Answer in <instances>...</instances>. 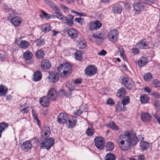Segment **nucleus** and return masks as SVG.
I'll return each instance as SVG.
<instances>
[{
	"label": "nucleus",
	"instance_id": "f257e3e1",
	"mask_svg": "<svg viewBox=\"0 0 160 160\" xmlns=\"http://www.w3.org/2000/svg\"><path fill=\"white\" fill-rule=\"evenodd\" d=\"M58 72L60 73L62 71V76L66 77L68 76L72 72L71 66L69 63H64L61 65L58 68Z\"/></svg>",
	"mask_w": 160,
	"mask_h": 160
},
{
	"label": "nucleus",
	"instance_id": "f03ea898",
	"mask_svg": "<svg viewBox=\"0 0 160 160\" xmlns=\"http://www.w3.org/2000/svg\"><path fill=\"white\" fill-rule=\"evenodd\" d=\"M125 136L127 138L126 142L127 144V148H129L131 146L136 145L138 141V139L134 134L128 133Z\"/></svg>",
	"mask_w": 160,
	"mask_h": 160
},
{
	"label": "nucleus",
	"instance_id": "7ed1b4c3",
	"mask_svg": "<svg viewBox=\"0 0 160 160\" xmlns=\"http://www.w3.org/2000/svg\"><path fill=\"white\" fill-rule=\"evenodd\" d=\"M121 84L123 85L128 89L130 90L134 86L133 82L129 79V77L126 75L121 76Z\"/></svg>",
	"mask_w": 160,
	"mask_h": 160
},
{
	"label": "nucleus",
	"instance_id": "20e7f679",
	"mask_svg": "<svg viewBox=\"0 0 160 160\" xmlns=\"http://www.w3.org/2000/svg\"><path fill=\"white\" fill-rule=\"evenodd\" d=\"M54 142V139L52 138H50L39 141V144L41 148L48 150L52 146Z\"/></svg>",
	"mask_w": 160,
	"mask_h": 160
},
{
	"label": "nucleus",
	"instance_id": "39448f33",
	"mask_svg": "<svg viewBox=\"0 0 160 160\" xmlns=\"http://www.w3.org/2000/svg\"><path fill=\"white\" fill-rule=\"evenodd\" d=\"M84 71L87 76L91 77L96 73L97 68L94 65H90L86 67Z\"/></svg>",
	"mask_w": 160,
	"mask_h": 160
},
{
	"label": "nucleus",
	"instance_id": "423d86ee",
	"mask_svg": "<svg viewBox=\"0 0 160 160\" xmlns=\"http://www.w3.org/2000/svg\"><path fill=\"white\" fill-rule=\"evenodd\" d=\"M96 147L100 150L103 149L104 147L105 140L102 137H97L94 139Z\"/></svg>",
	"mask_w": 160,
	"mask_h": 160
},
{
	"label": "nucleus",
	"instance_id": "0eeeda50",
	"mask_svg": "<svg viewBox=\"0 0 160 160\" xmlns=\"http://www.w3.org/2000/svg\"><path fill=\"white\" fill-rule=\"evenodd\" d=\"M118 35L117 31L116 29L111 30L108 33L107 37L110 41L111 42H115L117 40Z\"/></svg>",
	"mask_w": 160,
	"mask_h": 160
},
{
	"label": "nucleus",
	"instance_id": "6e6552de",
	"mask_svg": "<svg viewBox=\"0 0 160 160\" xmlns=\"http://www.w3.org/2000/svg\"><path fill=\"white\" fill-rule=\"evenodd\" d=\"M69 115L66 113H62L58 117L57 121L60 124L66 122L69 118Z\"/></svg>",
	"mask_w": 160,
	"mask_h": 160
},
{
	"label": "nucleus",
	"instance_id": "1a4fd4ad",
	"mask_svg": "<svg viewBox=\"0 0 160 160\" xmlns=\"http://www.w3.org/2000/svg\"><path fill=\"white\" fill-rule=\"evenodd\" d=\"M23 55L26 64L30 65L32 63L33 60H32V55L30 52L27 51L23 53Z\"/></svg>",
	"mask_w": 160,
	"mask_h": 160
},
{
	"label": "nucleus",
	"instance_id": "9d476101",
	"mask_svg": "<svg viewBox=\"0 0 160 160\" xmlns=\"http://www.w3.org/2000/svg\"><path fill=\"white\" fill-rule=\"evenodd\" d=\"M73 16L69 14L66 17H64L63 18H61V21L64 22L68 25L70 26H73L74 25L73 22Z\"/></svg>",
	"mask_w": 160,
	"mask_h": 160
},
{
	"label": "nucleus",
	"instance_id": "9b49d317",
	"mask_svg": "<svg viewBox=\"0 0 160 160\" xmlns=\"http://www.w3.org/2000/svg\"><path fill=\"white\" fill-rule=\"evenodd\" d=\"M133 7L136 12L138 13H141L142 10H143L144 8V6L143 3L138 2L134 3L133 5Z\"/></svg>",
	"mask_w": 160,
	"mask_h": 160
},
{
	"label": "nucleus",
	"instance_id": "f8f14e48",
	"mask_svg": "<svg viewBox=\"0 0 160 160\" xmlns=\"http://www.w3.org/2000/svg\"><path fill=\"white\" fill-rule=\"evenodd\" d=\"M51 132L50 129L48 125L44 126L41 129V135L42 137H45L46 138L49 136Z\"/></svg>",
	"mask_w": 160,
	"mask_h": 160
},
{
	"label": "nucleus",
	"instance_id": "ddd939ff",
	"mask_svg": "<svg viewBox=\"0 0 160 160\" xmlns=\"http://www.w3.org/2000/svg\"><path fill=\"white\" fill-rule=\"evenodd\" d=\"M48 99L52 100H55L57 98V94L55 89L51 88L50 89L47 94Z\"/></svg>",
	"mask_w": 160,
	"mask_h": 160
},
{
	"label": "nucleus",
	"instance_id": "4468645a",
	"mask_svg": "<svg viewBox=\"0 0 160 160\" xmlns=\"http://www.w3.org/2000/svg\"><path fill=\"white\" fill-rule=\"evenodd\" d=\"M137 45L140 49H146L148 47V42L146 39H143L138 42Z\"/></svg>",
	"mask_w": 160,
	"mask_h": 160
},
{
	"label": "nucleus",
	"instance_id": "2eb2a0df",
	"mask_svg": "<svg viewBox=\"0 0 160 160\" xmlns=\"http://www.w3.org/2000/svg\"><path fill=\"white\" fill-rule=\"evenodd\" d=\"M151 116L148 112H142L141 114V119L143 122H149L151 120Z\"/></svg>",
	"mask_w": 160,
	"mask_h": 160
},
{
	"label": "nucleus",
	"instance_id": "dca6fc26",
	"mask_svg": "<svg viewBox=\"0 0 160 160\" xmlns=\"http://www.w3.org/2000/svg\"><path fill=\"white\" fill-rule=\"evenodd\" d=\"M49 100L46 96H43L40 98V103L41 105L44 107H48L49 105Z\"/></svg>",
	"mask_w": 160,
	"mask_h": 160
},
{
	"label": "nucleus",
	"instance_id": "f3484780",
	"mask_svg": "<svg viewBox=\"0 0 160 160\" xmlns=\"http://www.w3.org/2000/svg\"><path fill=\"white\" fill-rule=\"evenodd\" d=\"M67 32L68 36L71 38H75L78 37V32L75 29L70 28L68 30Z\"/></svg>",
	"mask_w": 160,
	"mask_h": 160
},
{
	"label": "nucleus",
	"instance_id": "a211bd4d",
	"mask_svg": "<svg viewBox=\"0 0 160 160\" xmlns=\"http://www.w3.org/2000/svg\"><path fill=\"white\" fill-rule=\"evenodd\" d=\"M45 3L51 7L52 9L55 11H58L59 8L51 0H45Z\"/></svg>",
	"mask_w": 160,
	"mask_h": 160
},
{
	"label": "nucleus",
	"instance_id": "6ab92c4d",
	"mask_svg": "<svg viewBox=\"0 0 160 160\" xmlns=\"http://www.w3.org/2000/svg\"><path fill=\"white\" fill-rule=\"evenodd\" d=\"M148 56L142 57L139 59L138 62L139 66L142 67L146 65L148 62Z\"/></svg>",
	"mask_w": 160,
	"mask_h": 160
},
{
	"label": "nucleus",
	"instance_id": "aec40b11",
	"mask_svg": "<svg viewBox=\"0 0 160 160\" xmlns=\"http://www.w3.org/2000/svg\"><path fill=\"white\" fill-rule=\"evenodd\" d=\"M126 94L127 92L125 88L122 87L118 90L116 93V96L119 98H123L124 97Z\"/></svg>",
	"mask_w": 160,
	"mask_h": 160
},
{
	"label": "nucleus",
	"instance_id": "412c9836",
	"mask_svg": "<svg viewBox=\"0 0 160 160\" xmlns=\"http://www.w3.org/2000/svg\"><path fill=\"white\" fill-rule=\"evenodd\" d=\"M49 79L50 81L53 82H57L59 79V76L58 74L51 72L49 74Z\"/></svg>",
	"mask_w": 160,
	"mask_h": 160
},
{
	"label": "nucleus",
	"instance_id": "4be33fe9",
	"mask_svg": "<svg viewBox=\"0 0 160 160\" xmlns=\"http://www.w3.org/2000/svg\"><path fill=\"white\" fill-rule=\"evenodd\" d=\"M32 147V145L30 141H28L23 142L22 148L23 151H28L31 149Z\"/></svg>",
	"mask_w": 160,
	"mask_h": 160
},
{
	"label": "nucleus",
	"instance_id": "5701e85b",
	"mask_svg": "<svg viewBox=\"0 0 160 160\" xmlns=\"http://www.w3.org/2000/svg\"><path fill=\"white\" fill-rule=\"evenodd\" d=\"M21 18L18 16L10 20V22L15 26H18L21 23Z\"/></svg>",
	"mask_w": 160,
	"mask_h": 160
},
{
	"label": "nucleus",
	"instance_id": "b1692460",
	"mask_svg": "<svg viewBox=\"0 0 160 160\" xmlns=\"http://www.w3.org/2000/svg\"><path fill=\"white\" fill-rule=\"evenodd\" d=\"M41 66L43 69H48L50 68L51 64L48 60H44L42 62Z\"/></svg>",
	"mask_w": 160,
	"mask_h": 160
},
{
	"label": "nucleus",
	"instance_id": "393cba45",
	"mask_svg": "<svg viewBox=\"0 0 160 160\" xmlns=\"http://www.w3.org/2000/svg\"><path fill=\"white\" fill-rule=\"evenodd\" d=\"M8 91L7 87L2 85H0V97L5 96Z\"/></svg>",
	"mask_w": 160,
	"mask_h": 160
},
{
	"label": "nucleus",
	"instance_id": "a878e982",
	"mask_svg": "<svg viewBox=\"0 0 160 160\" xmlns=\"http://www.w3.org/2000/svg\"><path fill=\"white\" fill-rule=\"evenodd\" d=\"M112 10L114 13L120 14L122 11L121 6L119 4H116L113 7Z\"/></svg>",
	"mask_w": 160,
	"mask_h": 160
},
{
	"label": "nucleus",
	"instance_id": "bb28decb",
	"mask_svg": "<svg viewBox=\"0 0 160 160\" xmlns=\"http://www.w3.org/2000/svg\"><path fill=\"white\" fill-rule=\"evenodd\" d=\"M149 147V143L145 141H142L140 143V147L143 151L146 150Z\"/></svg>",
	"mask_w": 160,
	"mask_h": 160
},
{
	"label": "nucleus",
	"instance_id": "cd10ccee",
	"mask_svg": "<svg viewBox=\"0 0 160 160\" xmlns=\"http://www.w3.org/2000/svg\"><path fill=\"white\" fill-rule=\"evenodd\" d=\"M42 78V74L39 71H37L34 72L33 77V80L34 81H39Z\"/></svg>",
	"mask_w": 160,
	"mask_h": 160
},
{
	"label": "nucleus",
	"instance_id": "c85d7f7f",
	"mask_svg": "<svg viewBox=\"0 0 160 160\" xmlns=\"http://www.w3.org/2000/svg\"><path fill=\"white\" fill-rule=\"evenodd\" d=\"M41 30L44 32H48L51 29L50 25L48 23H46L42 25L41 27Z\"/></svg>",
	"mask_w": 160,
	"mask_h": 160
},
{
	"label": "nucleus",
	"instance_id": "c756f323",
	"mask_svg": "<svg viewBox=\"0 0 160 160\" xmlns=\"http://www.w3.org/2000/svg\"><path fill=\"white\" fill-rule=\"evenodd\" d=\"M77 45L79 49H83L86 46V43L83 40H78L77 42Z\"/></svg>",
	"mask_w": 160,
	"mask_h": 160
},
{
	"label": "nucleus",
	"instance_id": "7c9ffc66",
	"mask_svg": "<svg viewBox=\"0 0 160 160\" xmlns=\"http://www.w3.org/2000/svg\"><path fill=\"white\" fill-rule=\"evenodd\" d=\"M93 36L98 38L100 39H104L106 37L105 35L103 34L102 32H97L93 34Z\"/></svg>",
	"mask_w": 160,
	"mask_h": 160
},
{
	"label": "nucleus",
	"instance_id": "2f4dec72",
	"mask_svg": "<svg viewBox=\"0 0 160 160\" xmlns=\"http://www.w3.org/2000/svg\"><path fill=\"white\" fill-rule=\"evenodd\" d=\"M149 99L148 97L146 94L141 95L140 97V100L142 103H147Z\"/></svg>",
	"mask_w": 160,
	"mask_h": 160
},
{
	"label": "nucleus",
	"instance_id": "473e14b6",
	"mask_svg": "<svg viewBox=\"0 0 160 160\" xmlns=\"http://www.w3.org/2000/svg\"><path fill=\"white\" fill-rule=\"evenodd\" d=\"M129 102L130 98L128 96H126L123 97L121 102V104L124 106H125L126 105L129 103Z\"/></svg>",
	"mask_w": 160,
	"mask_h": 160
},
{
	"label": "nucleus",
	"instance_id": "72a5a7b5",
	"mask_svg": "<svg viewBox=\"0 0 160 160\" xmlns=\"http://www.w3.org/2000/svg\"><path fill=\"white\" fill-rule=\"evenodd\" d=\"M20 45L22 48L26 49L30 45V43L25 40H22L21 42Z\"/></svg>",
	"mask_w": 160,
	"mask_h": 160
},
{
	"label": "nucleus",
	"instance_id": "f704fd0d",
	"mask_svg": "<svg viewBox=\"0 0 160 160\" xmlns=\"http://www.w3.org/2000/svg\"><path fill=\"white\" fill-rule=\"evenodd\" d=\"M82 51H76L74 53L75 58L76 60L80 61L82 59Z\"/></svg>",
	"mask_w": 160,
	"mask_h": 160
},
{
	"label": "nucleus",
	"instance_id": "c9c22d12",
	"mask_svg": "<svg viewBox=\"0 0 160 160\" xmlns=\"http://www.w3.org/2000/svg\"><path fill=\"white\" fill-rule=\"evenodd\" d=\"M115 108L117 111H125L127 110V107L126 106H123L122 108L121 107L120 104L119 102H117Z\"/></svg>",
	"mask_w": 160,
	"mask_h": 160
},
{
	"label": "nucleus",
	"instance_id": "e433bc0d",
	"mask_svg": "<svg viewBox=\"0 0 160 160\" xmlns=\"http://www.w3.org/2000/svg\"><path fill=\"white\" fill-rule=\"evenodd\" d=\"M68 128H72L76 125L77 121L75 120L72 119L70 120L69 119H68Z\"/></svg>",
	"mask_w": 160,
	"mask_h": 160
},
{
	"label": "nucleus",
	"instance_id": "4c0bfd02",
	"mask_svg": "<svg viewBox=\"0 0 160 160\" xmlns=\"http://www.w3.org/2000/svg\"><path fill=\"white\" fill-rule=\"evenodd\" d=\"M36 57L39 59H42L44 55L43 51H37L35 52Z\"/></svg>",
	"mask_w": 160,
	"mask_h": 160
},
{
	"label": "nucleus",
	"instance_id": "58836bf2",
	"mask_svg": "<svg viewBox=\"0 0 160 160\" xmlns=\"http://www.w3.org/2000/svg\"><path fill=\"white\" fill-rule=\"evenodd\" d=\"M18 16V12L12 10L10 12L9 16L8 17V19H12L17 17Z\"/></svg>",
	"mask_w": 160,
	"mask_h": 160
},
{
	"label": "nucleus",
	"instance_id": "ea45409f",
	"mask_svg": "<svg viewBox=\"0 0 160 160\" xmlns=\"http://www.w3.org/2000/svg\"><path fill=\"white\" fill-rule=\"evenodd\" d=\"M116 157L115 155L111 153L107 154L105 157V160H115Z\"/></svg>",
	"mask_w": 160,
	"mask_h": 160
},
{
	"label": "nucleus",
	"instance_id": "a19ab883",
	"mask_svg": "<svg viewBox=\"0 0 160 160\" xmlns=\"http://www.w3.org/2000/svg\"><path fill=\"white\" fill-rule=\"evenodd\" d=\"M108 126L111 129L114 130H118V126L113 121L110 122Z\"/></svg>",
	"mask_w": 160,
	"mask_h": 160
},
{
	"label": "nucleus",
	"instance_id": "79ce46f5",
	"mask_svg": "<svg viewBox=\"0 0 160 160\" xmlns=\"http://www.w3.org/2000/svg\"><path fill=\"white\" fill-rule=\"evenodd\" d=\"M8 126L7 123L4 122H2L0 123V130L2 131V132L6 129Z\"/></svg>",
	"mask_w": 160,
	"mask_h": 160
},
{
	"label": "nucleus",
	"instance_id": "37998d69",
	"mask_svg": "<svg viewBox=\"0 0 160 160\" xmlns=\"http://www.w3.org/2000/svg\"><path fill=\"white\" fill-rule=\"evenodd\" d=\"M94 133V131L93 128H88L86 131V134L89 136H92Z\"/></svg>",
	"mask_w": 160,
	"mask_h": 160
},
{
	"label": "nucleus",
	"instance_id": "c03bdc74",
	"mask_svg": "<svg viewBox=\"0 0 160 160\" xmlns=\"http://www.w3.org/2000/svg\"><path fill=\"white\" fill-rule=\"evenodd\" d=\"M152 86L155 88L160 87V82L157 79L154 80L152 82Z\"/></svg>",
	"mask_w": 160,
	"mask_h": 160
},
{
	"label": "nucleus",
	"instance_id": "a18cd8bd",
	"mask_svg": "<svg viewBox=\"0 0 160 160\" xmlns=\"http://www.w3.org/2000/svg\"><path fill=\"white\" fill-rule=\"evenodd\" d=\"M152 78V75L149 73H146L143 75V78L146 81H150Z\"/></svg>",
	"mask_w": 160,
	"mask_h": 160
},
{
	"label": "nucleus",
	"instance_id": "49530a36",
	"mask_svg": "<svg viewBox=\"0 0 160 160\" xmlns=\"http://www.w3.org/2000/svg\"><path fill=\"white\" fill-rule=\"evenodd\" d=\"M114 145L112 142H108L107 145V147L108 148V151H112L114 148Z\"/></svg>",
	"mask_w": 160,
	"mask_h": 160
},
{
	"label": "nucleus",
	"instance_id": "de8ad7c7",
	"mask_svg": "<svg viewBox=\"0 0 160 160\" xmlns=\"http://www.w3.org/2000/svg\"><path fill=\"white\" fill-rule=\"evenodd\" d=\"M36 43L37 46H41L44 44V40L41 39H37L36 41Z\"/></svg>",
	"mask_w": 160,
	"mask_h": 160
},
{
	"label": "nucleus",
	"instance_id": "09e8293b",
	"mask_svg": "<svg viewBox=\"0 0 160 160\" xmlns=\"http://www.w3.org/2000/svg\"><path fill=\"white\" fill-rule=\"evenodd\" d=\"M53 15L61 20V18H63L64 17L62 15L56 11H55L53 12Z\"/></svg>",
	"mask_w": 160,
	"mask_h": 160
},
{
	"label": "nucleus",
	"instance_id": "8fccbe9b",
	"mask_svg": "<svg viewBox=\"0 0 160 160\" xmlns=\"http://www.w3.org/2000/svg\"><path fill=\"white\" fill-rule=\"evenodd\" d=\"M32 114L35 120H36L37 121V123L38 124H39V120L38 118L37 117V113L36 112L35 110L33 109L32 111Z\"/></svg>",
	"mask_w": 160,
	"mask_h": 160
},
{
	"label": "nucleus",
	"instance_id": "3c124183",
	"mask_svg": "<svg viewBox=\"0 0 160 160\" xmlns=\"http://www.w3.org/2000/svg\"><path fill=\"white\" fill-rule=\"evenodd\" d=\"M95 25L94 22H90L89 24V29L91 30H93L94 29L97 30V28L95 27Z\"/></svg>",
	"mask_w": 160,
	"mask_h": 160
},
{
	"label": "nucleus",
	"instance_id": "603ef678",
	"mask_svg": "<svg viewBox=\"0 0 160 160\" xmlns=\"http://www.w3.org/2000/svg\"><path fill=\"white\" fill-rule=\"evenodd\" d=\"M66 85L67 87H68V90L71 92L73 90L75 89V87L74 85L71 84L70 85V83L68 82H67Z\"/></svg>",
	"mask_w": 160,
	"mask_h": 160
},
{
	"label": "nucleus",
	"instance_id": "864d4df0",
	"mask_svg": "<svg viewBox=\"0 0 160 160\" xmlns=\"http://www.w3.org/2000/svg\"><path fill=\"white\" fill-rule=\"evenodd\" d=\"M156 108L160 109V102L159 101H155L153 104Z\"/></svg>",
	"mask_w": 160,
	"mask_h": 160
},
{
	"label": "nucleus",
	"instance_id": "5fc2aeb1",
	"mask_svg": "<svg viewBox=\"0 0 160 160\" xmlns=\"http://www.w3.org/2000/svg\"><path fill=\"white\" fill-rule=\"evenodd\" d=\"M95 23V27L97 28V29L99 28L102 26L101 23L98 20L94 22Z\"/></svg>",
	"mask_w": 160,
	"mask_h": 160
},
{
	"label": "nucleus",
	"instance_id": "6e6d98bb",
	"mask_svg": "<svg viewBox=\"0 0 160 160\" xmlns=\"http://www.w3.org/2000/svg\"><path fill=\"white\" fill-rule=\"evenodd\" d=\"M71 12L76 14L77 15L79 16H86V14L85 13L82 12H79L76 11H72Z\"/></svg>",
	"mask_w": 160,
	"mask_h": 160
},
{
	"label": "nucleus",
	"instance_id": "4d7b16f0",
	"mask_svg": "<svg viewBox=\"0 0 160 160\" xmlns=\"http://www.w3.org/2000/svg\"><path fill=\"white\" fill-rule=\"evenodd\" d=\"M42 12L43 14V15L46 18H48V19H49L51 18V17L50 15L44 11H42Z\"/></svg>",
	"mask_w": 160,
	"mask_h": 160
},
{
	"label": "nucleus",
	"instance_id": "13d9d810",
	"mask_svg": "<svg viewBox=\"0 0 160 160\" xmlns=\"http://www.w3.org/2000/svg\"><path fill=\"white\" fill-rule=\"evenodd\" d=\"M66 93L65 91L63 90H61L59 92V94L61 97H64Z\"/></svg>",
	"mask_w": 160,
	"mask_h": 160
},
{
	"label": "nucleus",
	"instance_id": "bf43d9fd",
	"mask_svg": "<svg viewBox=\"0 0 160 160\" xmlns=\"http://www.w3.org/2000/svg\"><path fill=\"white\" fill-rule=\"evenodd\" d=\"M4 9L6 12H8L11 9V8H9V7L6 4H4L3 5Z\"/></svg>",
	"mask_w": 160,
	"mask_h": 160
},
{
	"label": "nucleus",
	"instance_id": "052dcab7",
	"mask_svg": "<svg viewBox=\"0 0 160 160\" xmlns=\"http://www.w3.org/2000/svg\"><path fill=\"white\" fill-rule=\"evenodd\" d=\"M137 159L138 160H145V158L144 155L141 154L138 156Z\"/></svg>",
	"mask_w": 160,
	"mask_h": 160
},
{
	"label": "nucleus",
	"instance_id": "680f3d73",
	"mask_svg": "<svg viewBox=\"0 0 160 160\" xmlns=\"http://www.w3.org/2000/svg\"><path fill=\"white\" fill-rule=\"evenodd\" d=\"M84 18H75V20L79 23H81L83 21Z\"/></svg>",
	"mask_w": 160,
	"mask_h": 160
},
{
	"label": "nucleus",
	"instance_id": "e2e57ef3",
	"mask_svg": "<svg viewBox=\"0 0 160 160\" xmlns=\"http://www.w3.org/2000/svg\"><path fill=\"white\" fill-rule=\"evenodd\" d=\"M152 95L155 98H160V94L157 92H152L151 93Z\"/></svg>",
	"mask_w": 160,
	"mask_h": 160
},
{
	"label": "nucleus",
	"instance_id": "0e129e2a",
	"mask_svg": "<svg viewBox=\"0 0 160 160\" xmlns=\"http://www.w3.org/2000/svg\"><path fill=\"white\" fill-rule=\"evenodd\" d=\"M107 53V52L106 51H101L100 52L98 53L99 55L100 56H105Z\"/></svg>",
	"mask_w": 160,
	"mask_h": 160
},
{
	"label": "nucleus",
	"instance_id": "69168bd1",
	"mask_svg": "<svg viewBox=\"0 0 160 160\" xmlns=\"http://www.w3.org/2000/svg\"><path fill=\"white\" fill-rule=\"evenodd\" d=\"M29 110V109L28 107L24 108L22 109L21 111L23 113H27L28 112Z\"/></svg>",
	"mask_w": 160,
	"mask_h": 160
},
{
	"label": "nucleus",
	"instance_id": "338daca9",
	"mask_svg": "<svg viewBox=\"0 0 160 160\" xmlns=\"http://www.w3.org/2000/svg\"><path fill=\"white\" fill-rule=\"evenodd\" d=\"M146 3L149 4L151 3H153L154 2V0H144Z\"/></svg>",
	"mask_w": 160,
	"mask_h": 160
},
{
	"label": "nucleus",
	"instance_id": "774afa93",
	"mask_svg": "<svg viewBox=\"0 0 160 160\" xmlns=\"http://www.w3.org/2000/svg\"><path fill=\"white\" fill-rule=\"evenodd\" d=\"M107 103L108 104L112 105L114 103L113 101L111 99H108L107 101Z\"/></svg>",
	"mask_w": 160,
	"mask_h": 160
}]
</instances>
